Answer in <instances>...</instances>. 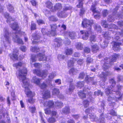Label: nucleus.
I'll list each match as a JSON object with an SVG mask.
<instances>
[{
    "mask_svg": "<svg viewBox=\"0 0 123 123\" xmlns=\"http://www.w3.org/2000/svg\"><path fill=\"white\" fill-rule=\"evenodd\" d=\"M36 24L32 22L31 26V30H34L36 29Z\"/></svg>",
    "mask_w": 123,
    "mask_h": 123,
    "instance_id": "49",
    "label": "nucleus"
},
{
    "mask_svg": "<svg viewBox=\"0 0 123 123\" xmlns=\"http://www.w3.org/2000/svg\"><path fill=\"white\" fill-rule=\"evenodd\" d=\"M46 7L49 9H51L53 7V4L50 1H48L46 3Z\"/></svg>",
    "mask_w": 123,
    "mask_h": 123,
    "instance_id": "31",
    "label": "nucleus"
},
{
    "mask_svg": "<svg viewBox=\"0 0 123 123\" xmlns=\"http://www.w3.org/2000/svg\"><path fill=\"white\" fill-rule=\"evenodd\" d=\"M41 31L43 35L46 34H47V35H48L49 33V32L48 31V32L47 30L44 28L42 29L41 30Z\"/></svg>",
    "mask_w": 123,
    "mask_h": 123,
    "instance_id": "48",
    "label": "nucleus"
},
{
    "mask_svg": "<svg viewBox=\"0 0 123 123\" xmlns=\"http://www.w3.org/2000/svg\"><path fill=\"white\" fill-rule=\"evenodd\" d=\"M110 114L111 115L113 116H117V113L113 110H111Z\"/></svg>",
    "mask_w": 123,
    "mask_h": 123,
    "instance_id": "55",
    "label": "nucleus"
},
{
    "mask_svg": "<svg viewBox=\"0 0 123 123\" xmlns=\"http://www.w3.org/2000/svg\"><path fill=\"white\" fill-rule=\"evenodd\" d=\"M3 31L4 38L3 39V41L4 45L5 46V44L10 43V40L9 37L10 34L8 30L7 29L4 28Z\"/></svg>",
    "mask_w": 123,
    "mask_h": 123,
    "instance_id": "5",
    "label": "nucleus"
},
{
    "mask_svg": "<svg viewBox=\"0 0 123 123\" xmlns=\"http://www.w3.org/2000/svg\"><path fill=\"white\" fill-rule=\"evenodd\" d=\"M21 69V68L19 69L17 73L18 77L20 80H22V86L25 88V94L27 97H30L28 99V102L31 103H33L35 101V100L31 97L33 95L29 88V84L28 81V79H26L25 77L27 72V70L25 68H24L23 70Z\"/></svg>",
    "mask_w": 123,
    "mask_h": 123,
    "instance_id": "1",
    "label": "nucleus"
},
{
    "mask_svg": "<svg viewBox=\"0 0 123 123\" xmlns=\"http://www.w3.org/2000/svg\"><path fill=\"white\" fill-rule=\"evenodd\" d=\"M51 31L50 32V33L52 35L54 36L56 33V29L57 28V26L56 24H54L52 25H51Z\"/></svg>",
    "mask_w": 123,
    "mask_h": 123,
    "instance_id": "11",
    "label": "nucleus"
},
{
    "mask_svg": "<svg viewBox=\"0 0 123 123\" xmlns=\"http://www.w3.org/2000/svg\"><path fill=\"white\" fill-rule=\"evenodd\" d=\"M109 60V59L107 58H106L104 59V60L101 61V64L103 65L102 66L104 68L106 69L109 68V64L107 63Z\"/></svg>",
    "mask_w": 123,
    "mask_h": 123,
    "instance_id": "9",
    "label": "nucleus"
},
{
    "mask_svg": "<svg viewBox=\"0 0 123 123\" xmlns=\"http://www.w3.org/2000/svg\"><path fill=\"white\" fill-rule=\"evenodd\" d=\"M54 10H52L53 12H55L56 10H60L62 8V6L61 4L59 3L56 4L54 6Z\"/></svg>",
    "mask_w": 123,
    "mask_h": 123,
    "instance_id": "20",
    "label": "nucleus"
},
{
    "mask_svg": "<svg viewBox=\"0 0 123 123\" xmlns=\"http://www.w3.org/2000/svg\"><path fill=\"white\" fill-rule=\"evenodd\" d=\"M11 28L14 30L17 31L18 28V26L17 23H15L11 26Z\"/></svg>",
    "mask_w": 123,
    "mask_h": 123,
    "instance_id": "35",
    "label": "nucleus"
},
{
    "mask_svg": "<svg viewBox=\"0 0 123 123\" xmlns=\"http://www.w3.org/2000/svg\"><path fill=\"white\" fill-rule=\"evenodd\" d=\"M84 51L86 53H88L90 52V49L88 47H86L84 49Z\"/></svg>",
    "mask_w": 123,
    "mask_h": 123,
    "instance_id": "62",
    "label": "nucleus"
},
{
    "mask_svg": "<svg viewBox=\"0 0 123 123\" xmlns=\"http://www.w3.org/2000/svg\"><path fill=\"white\" fill-rule=\"evenodd\" d=\"M77 84L76 86H77L78 88H80L84 86V82L83 81L79 82L77 83Z\"/></svg>",
    "mask_w": 123,
    "mask_h": 123,
    "instance_id": "38",
    "label": "nucleus"
},
{
    "mask_svg": "<svg viewBox=\"0 0 123 123\" xmlns=\"http://www.w3.org/2000/svg\"><path fill=\"white\" fill-rule=\"evenodd\" d=\"M121 44V43H120L115 42L113 46V48L114 50L116 51L119 50L120 49V46Z\"/></svg>",
    "mask_w": 123,
    "mask_h": 123,
    "instance_id": "18",
    "label": "nucleus"
},
{
    "mask_svg": "<svg viewBox=\"0 0 123 123\" xmlns=\"http://www.w3.org/2000/svg\"><path fill=\"white\" fill-rule=\"evenodd\" d=\"M32 39L34 40L32 42V44H34L38 43V42H37L36 40H38L39 39L40 37L39 35L35 33L33 34L32 35Z\"/></svg>",
    "mask_w": 123,
    "mask_h": 123,
    "instance_id": "13",
    "label": "nucleus"
},
{
    "mask_svg": "<svg viewBox=\"0 0 123 123\" xmlns=\"http://www.w3.org/2000/svg\"><path fill=\"white\" fill-rule=\"evenodd\" d=\"M84 0H79V4L77 5L78 8L82 7L83 6L82 1Z\"/></svg>",
    "mask_w": 123,
    "mask_h": 123,
    "instance_id": "50",
    "label": "nucleus"
},
{
    "mask_svg": "<svg viewBox=\"0 0 123 123\" xmlns=\"http://www.w3.org/2000/svg\"><path fill=\"white\" fill-rule=\"evenodd\" d=\"M109 82L111 84L112 87H113L116 84V83L115 81L113 79H111L110 80Z\"/></svg>",
    "mask_w": 123,
    "mask_h": 123,
    "instance_id": "52",
    "label": "nucleus"
},
{
    "mask_svg": "<svg viewBox=\"0 0 123 123\" xmlns=\"http://www.w3.org/2000/svg\"><path fill=\"white\" fill-rule=\"evenodd\" d=\"M18 50L17 49L14 51L12 54H10V56L12 59L15 60L17 59L18 58Z\"/></svg>",
    "mask_w": 123,
    "mask_h": 123,
    "instance_id": "10",
    "label": "nucleus"
},
{
    "mask_svg": "<svg viewBox=\"0 0 123 123\" xmlns=\"http://www.w3.org/2000/svg\"><path fill=\"white\" fill-rule=\"evenodd\" d=\"M93 23L92 20L90 21L86 19H84L82 21V26L83 27L87 28L88 31H80L79 34L82 35V38L83 40H87L89 37V34L91 33V26Z\"/></svg>",
    "mask_w": 123,
    "mask_h": 123,
    "instance_id": "2",
    "label": "nucleus"
},
{
    "mask_svg": "<svg viewBox=\"0 0 123 123\" xmlns=\"http://www.w3.org/2000/svg\"><path fill=\"white\" fill-rule=\"evenodd\" d=\"M31 50L32 52H37L40 51V49L39 47H32Z\"/></svg>",
    "mask_w": 123,
    "mask_h": 123,
    "instance_id": "36",
    "label": "nucleus"
},
{
    "mask_svg": "<svg viewBox=\"0 0 123 123\" xmlns=\"http://www.w3.org/2000/svg\"><path fill=\"white\" fill-rule=\"evenodd\" d=\"M38 58L39 61H46L47 58L44 52H39L37 55H32L31 57V61L32 62H35Z\"/></svg>",
    "mask_w": 123,
    "mask_h": 123,
    "instance_id": "4",
    "label": "nucleus"
},
{
    "mask_svg": "<svg viewBox=\"0 0 123 123\" xmlns=\"http://www.w3.org/2000/svg\"><path fill=\"white\" fill-rule=\"evenodd\" d=\"M112 88L111 87H108L105 90V92L106 94L107 95H110L109 97H108V100L109 102V104L111 106H114L115 105V102L118 99H120L121 98L120 93V92L118 91L114 90L113 92H116V96L115 97H113L112 95V93H111L112 91H113V89L112 90Z\"/></svg>",
    "mask_w": 123,
    "mask_h": 123,
    "instance_id": "3",
    "label": "nucleus"
},
{
    "mask_svg": "<svg viewBox=\"0 0 123 123\" xmlns=\"http://www.w3.org/2000/svg\"><path fill=\"white\" fill-rule=\"evenodd\" d=\"M93 59L90 58V56H89L87 58L86 62L87 64H89L91 63Z\"/></svg>",
    "mask_w": 123,
    "mask_h": 123,
    "instance_id": "53",
    "label": "nucleus"
},
{
    "mask_svg": "<svg viewBox=\"0 0 123 123\" xmlns=\"http://www.w3.org/2000/svg\"><path fill=\"white\" fill-rule=\"evenodd\" d=\"M44 105L45 107H48L51 108H53L54 105V103L52 101H47L44 104Z\"/></svg>",
    "mask_w": 123,
    "mask_h": 123,
    "instance_id": "14",
    "label": "nucleus"
},
{
    "mask_svg": "<svg viewBox=\"0 0 123 123\" xmlns=\"http://www.w3.org/2000/svg\"><path fill=\"white\" fill-rule=\"evenodd\" d=\"M15 36L13 37V40L14 42H17L19 44H23V43L22 40L20 39L17 34H15Z\"/></svg>",
    "mask_w": 123,
    "mask_h": 123,
    "instance_id": "16",
    "label": "nucleus"
},
{
    "mask_svg": "<svg viewBox=\"0 0 123 123\" xmlns=\"http://www.w3.org/2000/svg\"><path fill=\"white\" fill-rule=\"evenodd\" d=\"M62 112L65 114H68L70 112V109L68 106H66L64 108L62 111Z\"/></svg>",
    "mask_w": 123,
    "mask_h": 123,
    "instance_id": "29",
    "label": "nucleus"
},
{
    "mask_svg": "<svg viewBox=\"0 0 123 123\" xmlns=\"http://www.w3.org/2000/svg\"><path fill=\"white\" fill-rule=\"evenodd\" d=\"M90 118L92 121H96L97 120V118L96 117L94 113H92L90 115Z\"/></svg>",
    "mask_w": 123,
    "mask_h": 123,
    "instance_id": "34",
    "label": "nucleus"
},
{
    "mask_svg": "<svg viewBox=\"0 0 123 123\" xmlns=\"http://www.w3.org/2000/svg\"><path fill=\"white\" fill-rule=\"evenodd\" d=\"M63 104V103L61 102H55V106L60 108L62 106Z\"/></svg>",
    "mask_w": 123,
    "mask_h": 123,
    "instance_id": "46",
    "label": "nucleus"
},
{
    "mask_svg": "<svg viewBox=\"0 0 123 123\" xmlns=\"http://www.w3.org/2000/svg\"><path fill=\"white\" fill-rule=\"evenodd\" d=\"M49 19L51 21H56L57 19L54 16H52L49 18Z\"/></svg>",
    "mask_w": 123,
    "mask_h": 123,
    "instance_id": "57",
    "label": "nucleus"
},
{
    "mask_svg": "<svg viewBox=\"0 0 123 123\" xmlns=\"http://www.w3.org/2000/svg\"><path fill=\"white\" fill-rule=\"evenodd\" d=\"M101 24L102 26L105 28H106L108 26V25L107 24L106 21L105 20L102 21Z\"/></svg>",
    "mask_w": 123,
    "mask_h": 123,
    "instance_id": "44",
    "label": "nucleus"
},
{
    "mask_svg": "<svg viewBox=\"0 0 123 123\" xmlns=\"http://www.w3.org/2000/svg\"><path fill=\"white\" fill-rule=\"evenodd\" d=\"M85 75V74L84 73H81L80 74L78 78L80 79H82L84 78Z\"/></svg>",
    "mask_w": 123,
    "mask_h": 123,
    "instance_id": "60",
    "label": "nucleus"
},
{
    "mask_svg": "<svg viewBox=\"0 0 123 123\" xmlns=\"http://www.w3.org/2000/svg\"><path fill=\"white\" fill-rule=\"evenodd\" d=\"M91 45L92 49V51L94 53H96L97 50H99V47L97 45L95 44L94 45H92V44H91Z\"/></svg>",
    "mask_w": 123,
    "mask_h": 123,
    "instance_id": "23",
    "label": "nucleus"
},
{
    "mask_svg": "<svg viewBox=\"0 0 123 123\" xmlns=\"http://www.w3.org/2000/svg\"><path fill=\"white\" fill-rule=\"evenodd\" d=\"M37 22L39 25L44 24V21L43 20L40 19L37 20Z\"/></svg>",
    "mask_w": 123,
    "mask_h": 123,
    "instance_id": "58",
    "label": "nucleus"
},
{
    "mask_svg": "<svg viewBox=\"0 0 123 123\" xmlns=\"http://www.w3.org/2000/svg\"><path fill=\"white\" fill-rule=\"evenodd\" d=\"M90 40L91 43L92 42H95L96 41V36L94 35L91 36L90 38Z\"/></svg>",
    "mask_w": 123,
    "mask_h": 123,
    "instance_id": "41",
    "label": "nucleus"
},
{
    "mask_svg": "<svg viewBox=\"0 0 123 123\" xmlns=\"http://www.w3.org/2000/svg\"><path fill=\"white\" fill-rule=\"evenodd\" d=\"M77 70L74 68L71 69L69 71V73L70 74H75L77 72Z\"/></svg>",
    "mask_w": 123,
    "mask_h": 123,
    "instance_id": "51",
    "label": "nucleus"
},
{
    "mask_svg": "<svg viewBox=\"0 0 123 123\" xmlns=\"http://www.w3.org/2000/svg\"><path fill=\"white\" fill-rule=\"evenodd\" d=\"M59 93V90L57 88H54L53 90L52 94L53 95H57Z\"/></svg>",
    "mask_w": 123,
    "mask_h": 123,
    "instance_id": "32",
    "label": "nucleus"
},
{
    "mask_svg": "<svg viewBox=\"0 0 123 123\" xmlns=\"http://www.w3.org/2000/svg\"><path fill=\"white\" fill-rule=\"evenodd\" d=\"M7 9L9 12L11 13H13L15 11L14 7L10 4L8 5L7 7Z\"/></svg>",
    "mask_w": 123,
    "mask_h": 123,
    "instance_id": "27",
    "label": "nucleus"
},
{
    "mask_svg": "<svg viewBox=\"0 0 123 123\" xmlns=\"http://www.w3.org/2000/svg\"><path fill=\"white\" fill-rule=\"evenodd\" d=\"M100 94L101 96H102L103 95V93L101 92V91L99 90H98L97 92L96 91L94 92V95L95 96H98Z\"/></svg>",
    "mask_w": 123,
    "mask_h": 123,
    "instance_id": "45",
    "label": "nucleus"
},
{
    "mask_svg": "<svg viewBox=\"0 0 123 123\" xmlns=\"http://www.w3.org/2000/svg\"><path fill=\"white\" fill-rule=\"evenodd\" d=\"M68 34L71 39H74L75 38L76 36V33L74 32H69Z\"/></svg>",
    "mask_w": 123,
    "mask_h": 123,
    "instance_id": "24",
    "label": "nucleus"
},
{
    "mask_svg": "<svg viewBox=\"0 0 123 123\" xmlns=\"http://www.w3.org/2000/svg\"><path fill=\"white\" fill-rule=\"evenodd\" d=\"M59 60L61 61L63 59L65 58V56L63 55H59L58 57Z\"/></svg>",
    "mask_w": 123,
    "mask_h": 123,
    "instance_id": "61",
    "label": "nucleus"
},
{
    "mask_svg": "<svg viewBox=\"0 0 123 123\" xmlns=\"http://www.w3.org/2000/svg\"><path fill=\"white\" fill-rule=\"evenodd\" d=\"M75 88L74 85L73 83H70L68 89L66 90V93L68 94H71Z\"/></svg>",
    "mask_w": 123,
    "mask_h": 123,
    "instance_id": "15",
    "label": "nucleus"
},
{
    "mask_svg": "<svg viewBox=\"0 0 123 123\" xmlns=\"http://www.w3.org/2000/svg\"><path fill=\"white\" fill-rule=\"evenodd\" d=\"M108 75L107 73H104V72H102V74L100 75V77L104 78L103 81H105L106 80V77Z\"/></svg>",
    "mask_w": 123,
    "mask_h": 123,
    "instance_id": "40",
    "label": "nucleus"
},
{
    "mask_svg": "<svg viewBox=\"0 0 123 123\" xmlns=\"http://www.w3.org/2000/svg\"><path fill=\"white\" fill-rule=\"evenodd\" d=\"M4 15L5 18L7 19V22L8 23L12 21H13L12 18L10 16H9V14L7 13H6L4 14Z\"/></svg>",
    "mask_w": 123,
    "mask_h": 123,
    "instance_id": "22",
    "label": "nucleus"
},
{
    "mask_svg": "<svg viewBox=\"0 0 123 123\" xmlns=\"http://www.w3.org/2000/svg\"><path fill=\"white\" fill-rule=\"evenodd\" d=\"M29 108L30 111L32 113L36 111V108L35 107H30Z\"/></svg>",
    "mask_w": 123,
    "mask_h": 123,
    "instance_id": "59",
    "label": "nucleus"
},
{
    "mask_svg": "<svg viewBox=\"0 0 123 123\" xmlns=\"http://www.w3.org/2000/svg\"><path fill=\"white\" fill-rule=\"evenodd\" d=\"M107 43H106L105 41H104V43H103L102 44H101V47L103 49L107 47Z\"/></svg>",
    "mask_w": 123,
    "mask_h": 123,
    "instance_id": "63",
    "label": "nucleus"
},
{
    "mask_svg": "<svg viewBox=\"0 0 123 123\" xmlns=\"http://www.w3.org/2000/svg\"><path fill=\"white\" fill-rule=\"evenodd\" d=\"M93 5L94 4L92 5L91 8V10H92L93 12V15L94 16V18H98L100 16V13L99 12H97L95 10V6H94Z\"/></svg>",
    "mask_w": 123,
    "mask_h": 123,
    "instance_id": "7",
    "label": "nucleus"
},
{
    "mask_svg": "<svg viewBox=\"0 0 123 123\" xmlns=\"http://www.w3.org/2000/svg\"><path fill=\"white\" fill-rule=\"evenodd\" d=\"M52 116L49 117L48 119V122L50 123H53L56 121V120L54 117L56 115V112L54 111H53L51 112Z\"/></svg>",
    "mask_w": 123,
    "mask_h": 123,
    "instance_id": "8",
    "label": "nucleus"
},
{
    "mask_svg": "<svg viewBox=\"0 0 123 123\" xmlns=\"http://www.w3.org/2000/svg\"><path fill=\"white\" fill-rule=\"evenodd\" d=\"M103 115H102L100 117V123H105L104 122V118L103 117Z\"/></svg>",
    "mask_w": 123,
    "mask_h": 123,
    "instance_id": "64",
    "label": "nucleus"
},
{
    "mask_svg": "<svg viewBox=\"0 0 123 123\" xmlns=\"http://www.w3.org/2000/svg\"><path fill=\"white\" fill-rule=\"evenodd\" d=\"M72 52L73 50L71 49H66L65 51L66 54L67 55H71Z\"/></svg>",
    "mask_w": 123,
    "mask_h": 123,
    "instance_id": "39",
    "label": "nucleus"
},
{
    "mask_svg": "<svg viewBox=\"0 0 123 123\" xmlns=\"http://www.w3.org/2000/svg\"><path fill=\"white\" fill-rule=\"evenodd\" d=\"M55 42L57 43V47H59L62 44V40L61 38H56L55 40Z\"/></svg>",
    "mask_w": 123,
    "mask_h": 123,
    "instance_id": "25",
    "label": "nucleus"
},
{
    "mask_svg": "<svg viewBox=\"0 0 123 123\" xmlns=\"http://www.w3.org/2000/svg\"><path fill=\"white\" fill-rule=\"evenodd\" d=\"M56 75V73L55 72H52L49 74L48 78V80L49 81L51 80L55 77Z\"/></svg>",
    "mask_w": 123,
    "mask_h": 123,
    "instance_id": "26",
    "label": "nucleus"
},
{
    "mask_svg": "<svg viewBox=\"0 0 123 123\" xmlns=\"http://www.w3.org/2000/svg\"><path fill=\"white\" fill-rule=\"evenodd\" d=\"M45 113L47 115H49L51 113V111L50 109V108H46L44 109Z\"/></svg>",
    "mask_w": 123,
    "mask_h": 123,
    "instance_id": "43",
    "label": "nucleus"
},
{
    "mask_svg": "<svg viewBox=\"0 0 123 123\" xmlns=\"http://www.w3.org/2000/svg\"><path fill=\"white\" fill-rule=\"evenodd\" d=\"M73 60H69L68 62V67H73L74 65V62L76 60H74V59H73Z\"/></svg>",
    "mask_w": 123,
    "mask_h": 123,
    "instance_id": "30",
    "label": "nucleus"
},
{
    "mask_svg": "<svg viewBox=\"0 0 123 123\" xmlns=\"http://www.w3.org/2000/svg\"><path fill=\"white\" fill-rule=\"evenodd\" d=\"M13 66L14 67L17 68L20 67H24L25 66V64L21 62H19L13 64Z\"/></svg>",
    "mask_w": 123,
    "mask_h": 123,
    "instance_id": "19",
    "label": "nucleus"
},
{
    "mask_svg": "<svg viewBox=\"0 0 123 123\" xmlns=\"http://www.w3.org/2000/svg\"><path fill=\"white\" fill-rule=\"evenodd\" d=\"M40 80V79L37 78L36 77H34L32 78V82L38 85L39 84V83Z\"/></svg>",
    "mask_w": 123,
    "mask_h": 123,
    "instance_id": "21",
    "label": "nucleus"
},
{
    "mask_svg": "<svg viewBox=\"0 0 123 123\" xmlns=\"http://www.w3.org/2000/svg\"><path fill=\"white\" fill-rule=\"evenodd\" d=\"M42 89L45 88L47 87V85L44 82H43L42 83L39 84L38 85Z\"/></svg>",
    "mask_w": 123,
    "mask_h": 123,
    "instance_id": "42",
    "label": "nucleus"
},
{
    "mask_svg": "<svg viewBox=\"0 0 123 123\" xmlns=\"http://www.w3.org/2000/svg\"><path fill=\"white\" fill-rule=\"evenodd\" d=\"M33 73L36 74L37 76H41L43 78L46 77L48 74V72L46 70L43 71L42 72H41L40 70L36 69L33 70Z\"/></svg>",
    "mask_w": 123,
    "mask_h": 123,
    "instance_id": "6",
    "label": "nucleus"
},
{
    "mask_svg": "<svg viewBox=\"0 0 123 123\" xmlns=\"http://www.w3.org/2000/svg\"><path fill=\"white\" fill-rule=\"evenodd\" d=\"M119 56V54H114L112 55L111 58L110 60L109 63L111 64L116 61V60L118 58Z\"/></svg>",
    "mask_w": 123,
    "mask_h": 123,
    "instance_id": "12",
    "label": "nucleus"
},
{
    "mask_svg": "<svg viewBox=\"0 0 123 123\" xmlns=\"http://www.w3.org/2000/svg\"><path fill=\"white\" fill-rule=\"evenodd\" d=\"M95 29L98 32H100L101 31V28L100 26L98 25H95L94 26Z\"/></svg>",
    "mask_w": 123,
    "mask_h": 123,
    "instance_id": "47",
    "label": "nucleus"
},
{
    "mask_svg": "<svg viewBox=\"0 0 123 123\" xmlns=\"http://www.w3.org/2000/svg\"><path fill=\"white\" fill-rule=\"evenodd\" d=\"M85 79L86 80V81H87V82H91L92 81V84L94 85H96L97 84V82H93V78H91L90 77H88V76H86V77L85 78Z\"/></svg>",
    "mask_w": 123,
    "mask_h": 123,
    "instance_id": "28",
    "label": "nucleus"
},
{
    "mask_svg": "<svg viewBox=\"0 0 123 123\" xmlns=\"http://www.w3.org/2000/svg\"><path fill=\"white\" fill-rule=\"evenodd\" d=\"M78 94L81 98L86 97V95L85 93L83 92V91H80L78 93Z\"/></svg>",
    "mask_w": 123,
    "mask_h": 123,
    "instance_id": "37",
    "label": "nucleus"
},
{
    "mask_svg": "<svg viewBox=\"0 0 123 123\" xmlns=\"http://www.w3.org/2000/svg\"><path fill=\"white\" fill-rule=\"evenodd\" d=\"M43 98L44 99L49 98L50 97V93L49 91L47 90L44 91L43 93Z\"/></svg>",
    "mask_w": 123,
    "mask_h": 123,
    "instance_id": "17",
    "label": "nucleus"
},
{
    "mask_svg": "<svg viewBox=\"0 0 123 123\" xmlns=\"http://www.w3.org/2000/svg\"><path fill=\"white\" fill-rule=\"evenodd\" d=\"M75 46L78 50H82L83 48V45L80 43H77Z\"/></svg>",
    "mask_w": 123,
    "mask_h": 123,
    "instance_id": "33",
    "label": "nucleus"
},
{
    "mask_svg": "<svg viewBox=\"0 0 123 123\" xmlns=\"http://www.w3.org/2000/svg\"><path fill=\"white\" fill-rule=\"evenodd\" d=\"M83 104L84 105V107H87L89 105V102L86 100H85L83 101Z\"/></svg>",
    "mask_w": 123,
    "mask_h": 123,
    "instance_id": "56",
    "label": "nucleus"
},
{
    "mask_svg": "<svg viewBox=\"0 0 123 123\" xmlns=\"http://www.w3.org/2000/svg\"><path fill=\"white\" fill-rule=\"evenodd\" d=\"M108 12L107 10H104L102 12V13L104 17L107 16L108 14Z\"/></svg>",
    "mask_w": 123,
    "mask_h": 123,
    "instance_id": "54",
    "label": "nucleus"
}]
</instances>
